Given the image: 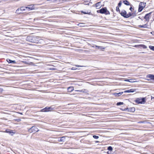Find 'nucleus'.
I'll list each match as a JSON object with an SVG mask.
<instances>
[{"label": "nucleus", "instance_id": "f257e3e1", "mask_svg": "<svg viewBox=\"0 0 154 154\" xmlns=\"http://www.w3.org/2000/svg\"><path fill=\"white\" fill-rule=\"evenodd\" d=\"M26 40L36 44H41L44 42L42 38L39 36L30 35L27 36Z\"/></svg>", "mask_w": 154, "mask_h": 154}, {"label": "nucleus", "instance_id": "f03ea898", "mask_svg": "<svg viewBox=\"0 0 154 154\" xmlns=\"http://www.w3.org/2000/svg\"><path fill=\"white\" fill-rule=\"evenodd\" d=\"M97 12L101 14H104L105 15H109L110 14V12L108 11L106 7L102 8L100 10L97 11Z\"/></svg>", "mask_w": 154, "mask_h": 154}, {"label": "nucleus", "instance_id": "7ed1b4c3", "mask_svg": "<svg viewBox=\"0 0 154 154\" xmlns=\"http://www.w3.org/2000/svg\"><path fill=\"white\" fill-rule=\"evenodd\" d=\"M134 101L137 104H144L146 102V98L144 97L142 98H136Z\"/></svg>", "mask_w": 154, "mask_h": 154}, {"label": "nucleus", "instance_id": "20e7f679", "mask_svg": "<svg viewBox=\"0 0 154 154\" xmlns=\"http://www.w3.org/2000/svg\"><path fill=\"white\" fill-rule=\"evenodd\" d=\"M39 130L36 126H33L28 130V132L30 133H34L38 131Z\"/></svg>", "mask_w": 154, "mask_h": 154}, {"label": "nucleus", "instance_id": "39448f33", "mask_svg": "<svg viewBox=\"0 0 154 154\" xmlns=\"http://www.w3.org/2000/svg\"><path fill=\"white\" fill-rule=\"evenodd\" d=\"M146 3L144 2H140L139 5L138 11L140 12L145 7Z\"/></svg>", "mask_w": 154, "mask_h": 154}, {"label": "nucleus", "instance_id": "423d86ee", "mask_svg": "<svg viewBox=\"0 0 154 154\" xmlns=\"http://www.w3.org/2000/svg\"><path fill=\"white\" fill-rule=\"evenodd\" d=\"M137 15L136 12H129L127 15V18L131 17V18L134 17Z\"/></svg>", "mask_w": 154, "mask_h": 154}, {"label": "nucleus", "instance_id": "0eeeda50", "mask_svg": "<svg viewBox=\"0 0 154 154\" xmlns=\"http://www.w3.org/2000/svg\"><path fill=\"white\" fill-rule=\"evenodd\" d=\"M54 109L53 108L51 107H48V106L44 108L41 109L40 112H48L49 111H53Z\"/></svg>", "mask_w": 154, "mask_h": 154}, {"label": "nucleus", "instance_id": "6e6552de", "mask_svg": "<svg viewBox=\"0 0 154 154\" xmlns=\"http://www.w3.org/2000/svg\"><path fill=\"white\" fill-rule=\"evenodd\" d=\"M27 11H29L35 9V7L34 5H28L27 7Z\"/></svg>", "mask_w": 154, "mask_h": 154}, {"label": "nucleus", "instance_id": "1a4fd4ad", "mask_svg": "<svg viewBox=\"0 0 154 154\" xmlns=\"http://www.w3.org/2000/svg\"><path fill=\"white\" fill-rule=\"evenodd\" d=\"M120 14L124 17L127 18V12L124 10H122V11L120 12Z\"/></svg>", "mask_w": 154, "mask_h": 154}, {"label": "nucleus", "instance_id": "9d476101", "mask_svg": "<svg viewBox=\"0 0 154 154\" xmlns=\"http://www.w3.org/2000/svg\"><path fill=\"white\" fill-rule=\"evenodd\" d=\"M148 80H154V75L152 74L147 75L146 76Z\"/></svg>", "mask_w": 154, "mask_h": 154}, {"label": "nucleus", "instance_id": "9b49d317", "mask_svg": "<svg viewBox=\"0 0 154 154\" xmlns=\"http://www.w3.org/2000/svg\"><path fill=\"white\" fill-rule=\"evenodd\" d=\"M151 13L150 12L149 13L147 14H146L144 17V19L146 20V21L148 22L150 18V15Z\"/></svg>", "mask_w": 154, "mask_h": 154}, {"label": "nucleus", "instance_id": "f8f14e48", "mask_svg": "<svg viewBox=\"0 0 154 154\" xmlns=\"http://www.w3.org/2000/svg\"><path fill=\"white\" fill-rule=\"evenodd\" d=\"M123 2L124 4L127 6H130L132 5L129 1L127 0H123Z\"/></svg>", "mask_w": 154, "mask_h": 154}, {"label": "nucleus", "instance_id": "ddd939ff", "mask_svg": "<svg viewBox=\"0 0 154 154\" xmlns=\"http://www.w3.org/2000/svg\"><path fill=\"white\" fill-rule=\"evenodd\" d=\"M58 141L59 142H65V137H62L58 138Z\"/></svg>", "mask_w": 154, "mask_h": 154}, {"label": "nucleus", "instance_id": "4468645a", "mask_svg": "<svg viewBox=\"0 0 154 154\" xmlns=\"http://www.w3.org/2000/svg\"><path fill=\"white\" fill-rule=\"evenodd\" d=\"M94 6L97 8H100L101 7V2H99L96 3L94 5Z\"/></svg>", "mask_w": 154, "mask_h": 154}, {"label": "nucleus", "instance_id": "2eb2a0df", "mask_svg": "<svg viewBox=\"0 0 154 154\" xmlns=\"http://www.w3.org/2000/svg\"><path fill=\"white\" fill-rule=\"evenodd\" d=\"M135 89H131L130 90H126L124 91V93H130L133 92L135 91Z\"/></svg>", "mask_w": 154, "mask_h": 154}, {"label": "nucleus", "instance_id": "dca6fc26", "mask_svg": "<svg viewBox=\"0 0 154 154\" xmlns=\"http://www.w3.org/2000/svg\"><path fill=\"white\" fill-rule=\"evenodd\" d=\"M74 90V88L73 86H70L67 88L68 92H70Z\"/></svg>", "mask_w": 154, "mask_h": 154}, {"label": "nucleus", "instance_id": "f3484780", "mask_svg": "<svg viewBox=\"0 0 154 154\" xmlns=\"http://www.w3.org/2000/svg\"><path fill=\"white\" fill-rule=\"evenodd\" d=\"M11 109L12 110H16L17 109V105L14 104L11 105Z\"/></svg>", "mask_w": 154, "mask_h": 154}, {"label": "nucleus", "instance_id": "a211bd4d", "mask_svg": "<svg viewBox=\"0 0 154 154\" xmlns=\"http://www.w3.org/2000/svg\"><path fill=\"white\" fill-rule=\"evenodd\" d=\"M20 10H21L22 12H23V13H24V12L27 10V8L26 7H22L20 8Z\"/></svg>", "mask_w": 154, "mask_h": 154}, {"label": "nucleus", "instance_id": "6ab92c4d", "mask_svg": "<svg viewBox=\"0 0 154 154\" xmlns=\"http://www.w3.org/2000/svg\"><path fill=\"white\" fill-rule=\"evenodd\" d=\"M130 6V8H129V10L131 12H136V11H134V8L133 6L131 5Z\"/></svg>", "mask_w": 154, "mask_h": 154}, {"label": "nucleus", "instance_id": "aec40b11", "mask_svg": "<svg viewBox=\"0 0 154 154\" xmlns=\"http://www.w3.org/2000/svg\"><path fill=\"white\" fill-rule=\"evenodd\" d=\"M81 12V14H88L89 15H92V13H91V11H90L89 12H84L83 11H80Z\"/></svg>", "mask_w": 154, "mask_h": 154}, {"label": "nucleus", "instance_id": "412c9836", "mask_svg": "<svg viewBox=\"0 0 154 154\" xmlns=\"http://www.w3.org/2000/svg\"><path fill=\"white\" fill-rule=\"evenodd\" d=\"M20 8L17 9L16 11V13L17 14H21L23 13V12H22L21 10H20Z\"/></svg>", "mask_w": 154, "mask_h": 154}, {"label": "nucleus", "instance_id": "4be33fe9", "mask_svg": "<svg viewBox=\"0 0 154 154\" xmlns=\"http://www.w3.org/2000/svg\"><path fill=\"white\" fill-rule=\"evenodd\" d=\"M148 25L146 24H145L142 25H139V27L140 28H148Z\"/></svg>", "mask_w": 154, "mask_h": 154}, {"label": "nucleus", "instance_id": "5701e85b", "mask_svg": "<svg viewBox=\"0 0 154 154\" xmlns=\"http://www.w3.org/2000/svg\"><path fill=\"white\" fill-rule=\"evenodd\" d=\"M139 46L141 47H142L144 49H146L147 48L146 46L144 45H139Z\"/></svg>", "mask_w": 154, "mask_h": 154}, {"label": "nucleus", "instance_id": "b1692460", "mask_svg": "<svg viewBox=\"0 0 154 154\" xmlns=\"http://www.w3.org/2000/svg\"><path fill=\"white\" fill-rule=\"evenodd\" d=\"M149 48L151 50L153 51H154V46L151 45L149 46Z\"/></svg>", "mask_w": 154, "mask_h": 154}, {"label": "nucleus", "instance_id": "393cba45", "mask_svg": "<svg viewBox=\"0 0 154 154\" xmlns=\"http://www.w3.org/2000/svg\"><path fill=\"white\" fill-rule=\"evenodd\" d=\"M119 7L118 6H117L116 8V11L119 12L120 13V10H119Z\"/></svg>", "mask_w": 154, "mask_h": 154}, {"label": "nucleus", "instance_id": "a878e982", "mask_svg": "<svg viewBox=\"0 0 154 154\" xmlns=\"http://www.w3.org/2000/svg\"><path fill=\"white\" fill-rule=\"evenodd\" d=\"M105 49V48L103 46H101L100 49L102 51H104V50Z\"/></svg>", "mask_w": 154, "mask_h": 154}, {"label": "nucleus", "instance_id": "bb28decb", "mask_svg": "<svg viewBox=\"0 0 154 154\" xmlns=\"http://www.w3.org/2000/svg\"><path fill=\"white\" fill-rule=\"evenodd\" d=\"M15 132H16L15 131H10V134H11V135H13V134H15Z\"/></svg>", "mask_w": 154, "mask_h": 154}, {"label": "nucleus", "instance_id": "cd10ccee", "mask_svg": "<svg viewBox=\"0 0 154 154\" xmlns=\"http://www.w3.org/2000/svg\"><path fill=\"white\" fill-rule=\"evenodd\" d=\"M107 149L109 150L112 151V148L111 146H109L108 147Z\"/></svg>", "mask_w": 154, "mask_h": 154}, {"label": "nucleus", "instance_id": "c85d7f7f", "mask_svg": "<svg viewBox=\"0 0 154 154\" xmlns=\"http://www.w3.org/2000/svg\"><path fill=\"white\" fill-rule=\"evenodd\" d=\"M123 102H118L117 103V105H123Z\"/></svg>", "mask_w": 154, "mask_h": 154}, {"label": "nucleus", "instance_id": "c756f323", "mask_svg": "<svg viewBox=\"0 0 154 154\" xmlns=\"http://www.w3.org/2000/svg\"><path fill=\"white\" fill-rule=\"evenodd\" d=\"M122 5V2L121 1H120L119 3L118 4V6L119 7H120Z\"/></svg>", "mask_w": 154, "mask_h": 154}, {"label": "nucleus", "instance_id": "7c9ffc66", "mask_svg": "<svg viewBox=\"0 0 154 154\" xmlns=\"http://www.w3.org/2000/svg\"><path fill=\"white\" fill-rule=\"evenodd\" d=\"M16 63L15 60H10V63Z\"/></svg>", "mask_w": 154, "mask_h": 154}, {"label": "nucleus", "instance_id": "2f4dec72", "mask_svg": "<svg viewBox=\"0 0 154 154\" xmlns=\"http://www.w3.org/2000/svg\"><path fill=\"white\" fill-rule=\"evenodd\" d=\"M93 137L95 139H97L99 138V137L98 136H97L96 135H93Z\"/></svg>", "mask_w": 154, "mask_h": 154}, {"label": "nucleus", "instance_id": "473e14b6", "mask_svg": "<svg viewBox=\"0 0 154 154\" xmlns=\"http://www.w3.org/2000/svg\"><path fill=\"white\" fill-rule=\"evenodd\" d=\"M123 92H120L119 93H118V96L121 95L123 93Z\"/></svg>", "mask_w": 154, "mask_h": 154}, {"label": "nucleus", "instance_id": "72a5a7b5", "mask_svg": "<svg viewBox=\"0 0 154 154\" xmlns=\"http://www.w3.org/2000/svg\"><path fill=\"white\" fill-rule=\"evenodd\" d=\"M4 132H6L7 133H10V130L9 129H7L5 131H4Z\"/></svg>", "mask_w": 154, "mask_h": 154}, {"label": "nucleus", "instance_id": "f704fd0d", "mask_svg": "<svg viewBox=\"0 0 154 154\" xmlns=\"http://www.w3.org/2000/svg\"><path fill=\"white\" fill-rule=\"evenodd\" d=\"M75 66L77 67H82L83 66H80L79 65H75Z\"/></svg>", "mask_w": 154, "mask_h": 154}, {"label": "nucleus", "instance_id": "c9c22d12", "mask_svg": "<svg viewBox=\"0 0 154 154\" xmlns=\"http://www.w3.org/2000/svg\"><path fill=\"white\" fill-rule=\"evenodd\" d=\"M95 47L97 48V49H100V46H98L96 45H95Z\"/></svg>", "mask_w": 154, "mask_h": 154}, {"label": "nucleus", "instance_id": "e433bc0d", "mask_svg": "<svg viewBox=\"0 0 154 154\" xmlns=\"http://www.w3.org/2000/svg\"><path fill=\"white\" fill-rule=\"evenodd\" d=\"M23 63H26V62H25V61H21L20 62V64L22 65V64Z\"/></svg>", "mask_w": 154, "mask_h": 154}, {"label": "nucleus", "instance_id": "4c0bfd02", "mask_svg": "<svg viewBox=\"0 0 154 154\" xmlns=\"http://www.w3.org/2000/svg\"><path fill=\"white\" fill-rule=\"evenodd\" d=\"M113 95L115 96H118V93H114Z\"/></svg>", "mask_w": 154, "mask_h": 154}, {"label": "nucleus", "instance_id": "58836bf2", "mask_svg": "<svg viewBox=\"0 0 154 154\" xmlns=\"http://www.w3.org/2000/svg\"><path fill=\"white\" fill-rule=\"evenodd\" d=\"M25 29H31V28H30V26H27V27L26 28H25Z\"/></svg>", "mask_w": 154, "mask_h": 154}, {"label": "nucleus", "instance_id": "ea45409f", "mask_svg": "<svg viewBox=\"0 0 154 154\" xmlns=\"http://www.w3.org/2000/svg\"><path fill=\"white\" fill-rule=\"evenodd\" d=\"M15 120L17 121L18 122L20 121V119H15Z\"/></svg>", "mask_w": 154, "mask_h": 154}, {"label": "nucleus", "instance_id": "a19ab883", "mask_svg": "<svg viewBox=\"0 0 154 154\" xmlns=\"http://www.w3.org/2000/svg\"><path fill=\"white\" fill-rule=\"evenodd\" d=\"M3 91V89L1 88H0V92H2Z\"/></svg>", "mask_w": 154, "mask_h": 154}, {"label": "nucleus", "instance_id": "79ce46f5", "mask_svg": "<svg viewBox=\"0 0 154 154\" xmlns=\"http://www.w3.org/2000/svg\"><path fill=\"white\" fill-rule=\"evenodd\" d=\"M131 109L134 110V111L135 110V109L134 108H131Z\"/></svg>", "mask_w": 154, "mask_h": 154}, {"label": "nucleus", "instance_id": "37998d69", "mask_svg": "<svg viewBox=\"0 0 154 154\" xmlns=\"http://www.w3.org/2000/svg\"><path fill=\"white\" fill-rule=\"evenodd\" d=\"M75 91H80V90H76Z\"/></svg>", "mask_w": 154, "mask_h": 154}, {"label": "nucleus", "instance_id": "c03bdc74", "mask_svg": "<svg viewBox=\"0 0 154 154\" xmlns=\"http://www.w3.org/2000/svg\"><path fill=\"white\" fill-rule=\"evenodd\" d=\"M8 60H9V61H10V59H8L7 60V61L8 62Z\"/></svg>", "mask_w": 154, "mask_h": 154}, {"label": "nucleus", "instance_id": "a18cd8bd", "mask_svg": "<svg viewBox=\"0 0 154 154\" xmlns=\"http://www.w3.org/2000/svg\"><path fill=\"white\" fill-rule=\"evenodd\" d=\"M91 47L93 48L94 47V46H91Z\"/></svg>", "mask_w": 154, "mask_h": 154}, {"label": "nucleus", "instance_id": "49530a36", "mask_svg": "<svg viewBox=\"0 0 154 154\" xmlns=\"http://www.w3.org/2000/svg\"><path fill=\"white\" fill-rule=\"evenodd\" d=\"M152 98L154 99V97H152Z\"/></svg>", "mask_w": 154, "mask_h": 154}, {"label": "nucleus", "instance_id": "de8ad7c7", "mask_svg": "<svg viewBox=\"0 0 154 154\" xmlns=\"http://www.w3.org/2000/svg\"><path fill=\"white\" fill-rule=\"evenodd\" d=\"M66 113H63V114H65Z\"/></svg>", "mask_w": 154, "mask_h": 154}]
</instances>
